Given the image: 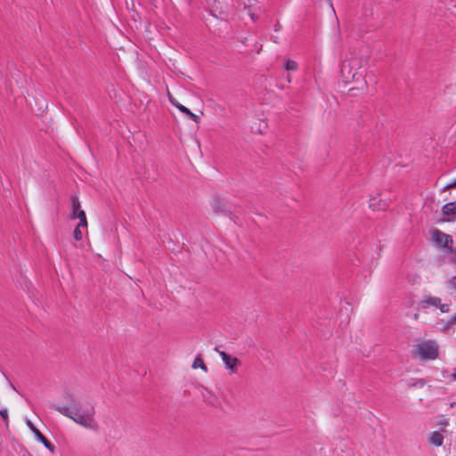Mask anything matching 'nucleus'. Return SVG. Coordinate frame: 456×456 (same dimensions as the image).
Returning <instances> with one entry per match:
<instances>
[{"instance_id":"nucleus-1","label":"nucleus","mask_w":456,"mask_h":456,"mask_svg":"<svg viewBox=\"0 0 456 456\" xmlns=\"http://www.w3.org/2000/svg\"><path fill=\"white\" fill-rule=\"evenodd\" d=\"M63 400L66 403L54 404L53 408L88 430L99 429L95 408L91 403L71 393H64Z\"/></svg>"},{"instance_id":"nucleus-2","label":"nucleus","mask_w":456,"mask_h":456,"mask_svg":"<svg viewBox=\"0 0 456 456\" xmlns=\"http://www.w3.org/2000/svg\"><path fill=\"white\" fill-rule=\"evenodd\" d=\"M414 351L421 361L436 360L439 356V346L432 339L418 343Z\"/></svg>"},{"instance_id":"nucleus-3","label":"nucleus","mask_w":456,"mask_h":456,"mask_svg":"<svg viewBox=\"0 0 456 456\" xmlns=\"http://www.w3.org/2000/svg\"><path fill=\"white\" fill-rule=\"evenodd\" d=\"M432 239L436 242V245L439 248H448L451 253H456V248L452 247L453 243L452 237L441 232L438 229H435L431 232Z\"/></svg>"},{"instance_id":"nucleus-4","label":"nucleus","mask_w":456,"mask_h":456,"mask_svg":"<svg viewBox=\"0 0 456 456\" xmlns=\"http://www.w3.org/2000/svg\"><path fill=\"white\" fill-rule=\"evenodd\" d=\"M70 200H71L70 217L72 219L78 218L79 219L78 226L86 228L87 227V220H86V212L83 209H81V203L79 201L78 197L72 196Z\"/></svg>"},{"instance_id":"nucleus-5","label":"nucleus","mask_w":456,"mask_h":456,"mask_svg":"<svg viewBox=\"0 0 456 456\" xmlns=\"http://www.w3.org/2000/svg\"><path fill=\"white\" fill-rule=\"evenodd\" d=\"M340 73L345 83H349L355 80L357 73L353 71L351 63L348 61H344L340 66Z\"/></svg>"},{"instance_id":"nucleus-6","label":"nucleus","mask_w":456,"mask_h":456,"mask_svg":"<svg viewBox=\"0 0 456 456\" xmlns=\"http://www.w3.org/2000/svg\"><path fill=\"white\" fill-rule=\"evenodd\" d=\"M220 355L226 368L229 369L232 373H236L238 371V365L240 364L239 359L224 351L220 352Z\"/></svg>"},{"instance_id":"nucleus-7","label":"nucleus","mask_w":456,"mask_h":456,"mask_svg":"<svg viewBox=\"0 0 456 456\" xmlns=\"http://www.w3.org/2000/svg\"><path fill=\"white\" fill-rule=\"evenodd\" d=\"M27 426L34 433L36 438L40 441L51 452H54V446L43 436V434L34 426L31 420H27Z\"/></svg>"},{"instance_id":"nucleus-8","label":"nucleus","mask_w":456,"mask_h":456,"mask_svg":"<svg viewBox=\"0 0 456 456\" xmlns=\"http://www.w3.org/2000/svg\"><path fill=\"white\" fill-rule=\"evenodd\" d=\"M442 214L446 216L445 221H454L456 219V201L444 204L442 208Z\"/></svg>"},{"instance_id":"nucleus-9","label":"nucleus","mask_w":456,"mask_h":456,"mask_svg":"<svg viewBox=\"0 0 456 456\" xmlns=\"http://www.w3.org/2000/svg\"><path fill=\"white\" fill-rule=\"evenodd\" d=\"M239 4L243 6V9L247 11V14L250 17L252 21H256L257 16L254 12V5L256 0H238Z\"/></svg>"},{"instance_id":"nucleus-10","label":"nucleus","mask_w":456,"mask_h":456,"mask_svg":"<svg viewBox=\"0 0 456 456\" xmlns=\"http://www.w3.org/2000/svg\"><path fill=\"white\" fill-rule=\"evenodd\" d=\"M170 102L178 109L181 112L187 115L191 120H193L196 123L200 122V117L194 113H192L188 108L185 106L180 104L179 102H175L171 95L168 96Z\"/></svg>"},{"instance_id":"nucleus-11","label":"nucleus","mask_w":456,"mask_h":456,"mask_svg":"<svg viewBox=\"0 0 456 456\" xmlns=\"http://www.w3.org/2000/svg\"><path fill=\"white\" fill-rule=\"evenodd\" d=\"M428 442L429 444L435 445V446H441L443 445V442H444V436L442 435V432H438V431H433L430 433L429 435V437H428Z\"/></svg>"},{"instance_id":"nucleus-12","label":"nucleus","mask_w":456,"mask_h":456,"mask_svg":"<svg viewBox=\"0 0 456 456\" xmlns=\"http://www.w3.org/2000/svg\"><path fill=\"white\" fill-rule=\"evenodd\" d=\"M386 207V203L382 202L376 197H373L370 200V208L373 210H380L384 209Z\"/></svg>"},{"instance_id":"nucleus-13","label":"nucleus","mask_w":456,"mask_h":456,"mask_svg":"<svg viewBox=\"0 0 456 456\" xmlns=\"http://www.w3.org/2000/svg\"><path fill=\"white\" fill-rule=\"evenodd\" d=\"M192 368L193 369H197V368H200L201 370H203L204 371H207L208 370V367L207 365L204 363L203 360L201 359L200 356H197L195 357L193 362H192Z\"/></svg>"},{"instance_id":"nucleus-14","label":"nucleus","mask_w":456,"mask_h":456,"mask_svg":"<svg viewBox=\"0 0 456 456\" xmlns=\"http://www.w3.org/2000/svg\"><path fill=\"white\" fill-rule=\"evenodd\" d=\"M422 304L439 307V305L441 304V299L439 297H429L426 300H424L422 302Z\"/></svg>"},{"instance_id":"nucleus-15","label":"nucleus","mask_w":456,"mask_h":456,"mask_svg":"<svg viewBox=\"0 0 456 456\" xmlns=\"http://www.w3.org/2000/svg\"><path fill=\"white\" fill-rule=\"evenodd\" d=\"M213 209L215 212L218 213H228L224 208L220 200H215L213 204Z\"/></svg>"},{"instance_id":"nucleus-16","label":"nucleus","mask_w":456,"mask_h":456,"mask_svg":"<svg viewBox=\"0 0 456 456\" xmlns=\"http://www.w3.org/2000/svg\"><path fill=\"white\" fill-rule=\"evenodd\" d=\"M284 68L287 70H296L297 69V63L292 60H287L284 64Z\"/></svg>"},{"instance_id":"nucleus-17","label":"nucleus","mask_w":456,"mask_h":456,"mask_svg":"<svg viewBox=\"0 0 456 456\" xmlns=\"http://www.w3.org/2000/svg\"><path fill=\"white\" fill-rule=\"evenodd\" d=\"M81 228H83L82 226H78V224L76 226L74 232H73V236H74V239L76 240H82V232H81Z\"/></svg>"},{"instance_id":"nucleus-18","label":"nucleus","mask_w":456,"mask_h":456,"mask_svg":"<svg viewBox=\"0 0 456 456\" xmlns=\"http://www.w3.org/2000/svg\"><path fill=\"white\" fill-rule=\"evenodd\" d=\"M449 421L447 419H443L439 425H440V431L442 433H445L447 431L446 427L448 426Z\"/></svg>"},{"instance_id":"nucleus-19","label":"nucleus","mask_w":456,"mask_h":456,"mask_svg":"<svg viewBox=\"0 0 456 456\" xmlns=\"http://www.w3.org/2000/svg\"><path fill=\"white\" fill-rule=\"evenodd\" d=\"M0 415L2 419L7 423L8 421V410L6 408H0Z\"/></svg>"},{"instance_id":"nucleus-20","label":"nucleus","mask_w":456,"mask_h":456,"mask_svg":"<svg viewBox=\"0 0 456 456\" xmlns=\"http://www.w3.org/2000/svg\"><path fill=\"white\" fill-rule=\"evenodd\" d=\"M439 309L442 313H448L450 310V305L448 304H440Z\"/></svg>"},{"instance_id":"nucleus-21","label":"nucleus","mask_w":456,"mask_h":456,"mask_svg":"<svg viewBox=\"0 0 456 456\" xmlns=\"http://www.w3.org/2000/svg\"><path fill=\"white\" fill-rule=\"evenodd\" d=\"M453 187H456V180L446 184L444 187V191H446L448 189H451V188H453Z\"/></svg>"},{"instance_id":"nucleus-22","label":"nucleus","mask_w":456,"mask_h":456,"mask_svg":"<svg viewBox=\"0 0 456 456\" xmlns=\"http://www.w3.org/2000/svg\"><path fill=\"white\" fill-rule=\"evenodd\" d=\"M450 284L451 286L456 289V276H453L451 280H450Z\"/></svg>"},{"instance_id":"nucleus-23","label":"nucleus","mask_w":456,"mask_h":456,"mask_svg":"<svg viewBox=\"0 0 456 456\" xmlns=\"http://www.w3.org/2000/svg\"><path fill=\"white\" fill-rule=\"evenodd\" d=\"M451 376H452V379L456 381V368L454 369V370Z\"/></svg>"},{"instance_id":"nucleus-24","label":"nucleus","mask_w":456,"mask_h":456,"mask_svg":"<svg viewBox=\"0 0 456 456\" xmlns=\"http://www.w3.org/2000/svg\"><path fill=\"white\" fill-rule=\"evenodd\" d=\"M326 1L329 3V4H330V5L331 6V8L333 9L332 0H326Z\"/></svg>"},{"instance_id":"nucleus-25","label":"nucleus","mask_w":456,"mask_h":456,"mask_svg":"<svg viewBox=\"0 0 456 456\" xmlns=\"http://www.w3.org/2000/svg\"><path fill=\"white\" fill-rule=\"evenodd\" d=\"M455 256H452V262L456 265V253H454Z\"/></svg>"},{"instance_id":"nucleus-26","label":"nucleus","mask_w":456,"mask_h":456,"mask_svg":"<svg viewBox=\"0 0 456 456\" xmlns=\"http://www.w3.org/2000/svg\"><path fill=\"white\" fill-rule=\"evenodd\" d=\"M424 384H425V382H424L423 380H420V381H419V386H420V387L424 386Z\"/></svg>"},{"instance_id":"nucleus-27","label":"nucleus","mask_w":456,"mask_h":456,"mask_svg":"<svg viewBox=\"0 0 456 456\" xmlns=\"http://www.w3.org/2000/svg\"><path fill=\"white\" fill-rule=\"evenodd\" d=\"M452 320L454 322H456V313H455V315L452 317Z\"/></svg>"}]
</instances>
